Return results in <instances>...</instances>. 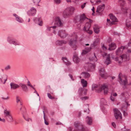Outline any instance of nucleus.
I'll return each mask as SVG.
<instances>
[{
  "instance_id": "f257e3e1",
  "label": "nucleus",
  "mask_w": 131,
  "mask_h": 131,
  "mask_svg": "<svg viewBox=\"0 0 131 131\" xmlns=\"http://www.w3.org/2000/svg\"><path fill=\"white\" fill-rule=\"evenodd\" d=\"M87 19V18L83 14L76 16L74 18V21L77 25H79L80 26L82 24L84 23L85 20Z\"/></svg>"
},
{
  "instance_id": "f03ea898",
  "label": "nucleus",
  "mask_w": 131,
  "mask_h": 131,
  "mask_svg": "<svg viewBox=\"0 0 131 131\" xmlns=\"http://www.w3.org/2000/svg\"><path fill=\"white\" fill-rule=\"evenodd\" d=\"M75 129L77 131H88L89 129L81 124L79 122H76L74 123Z\"/></svg>"
},
{
  "instance_id": "7ed1b4c3",
  "label": "nucleus",
  "mask_w": 131,
  "mask_h": 131,
  "mask_svg": "<svg viewBox=\"0 0 131 131\" xmlns=\"http://www.w3.org/2000/svg\"><path fill=\"white\" fill-rule=\"evenodd\" d=\"M73 38H72L70 39L69 44L70 45L71 47L74 50L77 49V46L75 44L77 42V36L76 33H74L73 35Z\"/></svg>"
},
{
  "instance_id": "20e7f679",
  "label": "nucleus",
  "mask_w": 131,
  "mask_h": 131,
  "mask_svg": "<svg viewBox=\"0 0 131 131\" xmlns=\"http://www.w3.org/2000/svg\"><path fill=\"white\" fill-rule=\"evenodd\" d=\"M4 117L7 121L9 122H12L13 121V119L10 112L5 110L4 112Z\"/></svg>"
},
{
  "instance_id": "39448f33",
  "label": "nucleus",
  "mask_w": 131,
  "mask_h": 131,
  "mask_svg": "<svg viewBox=\"0 0 131 131\" xmlns=\"http://www.w3.org/2000/svg\"><path fill=\"white\" fill-rule=\"evenodd\" d=\"M74 8L73 7H70L67 8L63 13V16L66 18L68 17L71 14V13L74 10Z\"/></svg>"
},
{
  "instance_id": "423d86ee",
  "label": "nucleus",
  "mask_w": 131,
  "mask_h": 131,
  "mask_svg": "<svg viewBox=\"0 0 131 131\" xmlns=\"http://www.w3.org/2000/svg\"><path fill=\"white\" fill-rule=\"evenodd\" d=\"M114 113L115 117L116 120L119 118L120 119H122V116L121 114L118 109L116 108L114 109Z\"/></svg>"
},
{
  "instance_id": "0eeeda50",
  "label": "nucleus",
  "mask_w": 131,
  "mask_h": 131,
  "mask_svg": "<svg viewBox=\"0 0 131 131\" xmlns=\"http://www.w3.org/2000/svg\"><path fill=\"white\" fill-rule=\"evenodd\" d=\"M102 56L103 57H104L105 56H106V59L105 61V63L107 65H108L111 63V61L110 59V54H107L106 53H103L102 54Z\"/></svg>"
},
{
  "instance_id": "6e6552de",
  "label": "nucleus",
  "mask_w": 131,
  "mask_h": 131,
  "mask_svg": "<svg viewBox=\"0 0 131 131\" xmlns=\"http://www.w3.org/2000/svg\"><path fill=\"white\" fill-rule=\"evenodd\" d=\"M91 25L89 23H87L85 24V26L83 28L84 31L88 33L91 35L92 33V30L89 29V27Z\"/></svg>"
},
{
  "instance_id": "1a4fd4ad",
  "label": "nucleus",
  "mask_w": 131,
  "mask_h": 131,
  "mask_svg": "<svg viewBox=\"0 0 131 131\" xmlns=\"http://www.w3.org/2000/svg\"><path fill=\"white\" fill-rule=\"evenodd\" d=\"M104 90V92L105 94H107L108 91L107 86L105 84H104L100 87L99 88L98 91V92H101L102 90Z\"/></svg>"
},
{
  "instance_id": "9d476101",
  "label": "nucleus",
  "mask_w": 131,
  "mask_h": 131,
  "mask_svg": "<svg viewBox=\"0 0 131 131\" xmlns=\"http://www.w3.org/2000/svg\"><path fill=\"white\" fill-rule=\"evenodd\" d=\"M7 41L10 44H13L15 46L20 45L19 42L16 41L15 39L12 38L8 37V38Z\"/></svg>"
},
{
  "instance_id": "9b49d317",
  "label": "nucleus",
  "mask_w": 131,
  "mask_h": 131,
  "mask_svg": "<svg viewBox=\"0 0 131 131\" xmlns=\"http://www.w3.org/2000/svg\"><path fill=\"white\" fill-rule=\"evenodd\" d=\"M104 5L103 4L102 5H99L97 7L96 12L98 14L101 15L102 14V12L104 8Z\"/></svg>"
},
{
  "instance_id": "f8f14e48",
  "label": "nucleus",
  "mask_w": 131,
  "mask_h": 131,
  "mask_svg": "<svg viewBox=\"0 0 131 131\" xmlns=\"http://www.w3.org/2000/svg\"><path fill=\"white\" fill-rule=\"evenodd\" d=\"M58 34L59 36L62 38H64L67 35L64 30H59Z\"/></svg>"
},
{
  "instance_id": "ddd939ff",
  "label": "nucleus",
  "mask_w": 131,
  "mask_h": 131,
  "mask_svg": "<svg viewBox=\"0 0 131 131\" xmlns=\"http://www.w3.org/2000/svg\"><path fill=\"white\" fill-rule=\"evenodd\" d=\"M36 9L32 7L27 12V14L29 16H34L36 14Z\"/></svg>"
},
{
  "instance_id": "4468645a",
  "label": "nucleus",
  "mask_w": 131,
  "mask_h": 131,
  "mask_svg": "<svg viewBox=\"0 0 131 131\" xmlns=\"http://www.w3.org/2000/svg\"><path fill=\"white\" fill-rule=\"evenodd\" d=\"M54 24L58 26H60L63 24L60 19L59 17H58L56 18Z\"/></svg>"
},
{
  "instance_id": "2eb2a0df",
  "label": "nucleus",
  "mask_w": 131,
  "mask_h": 131,
  "mask_svg": "<svg viewBox=\"0 0 131 131\" xmlns=\"http://www.w3.org/2000/svg\"><path fill=\"white\" fill-rule=\"evenodd\" d=\"M87 91V89H85L84 91L83 88H80L78 91L79 94L81 96L85 95L86 94Z\"/></svg>"
},
{
  "instance_id": "dca6fc26",
  "label": "nucleus",
  "mask_w": 131,
  "mask_h": 131,
  "mask_svg": "<svg viewBox=\"0 0 131 131\" xmlns=\"http://www.w3.org/2000/svg\"><path fill=\"white\" fill-rule=\"evenodd\" d=\"M110 19L112 20L111 24H115L114 23L115 22H117L118 21V20L116 17L114 16L112 14H110Z\"/></svg>"
},
{
  "instance_id": "f3484780",
  "label": "nucleus",
  "mask_w": 131,
  "mask_h": 131,
  "mask_svg": "<svg viewBox=\"0 0 131 131\" xmlns=\"http://www.w3.org/2000/svg\"><path fill=\"white\" fill-rule=\"evenodd\" d=\"M122 73H120L118 75V78L120 80V81L121 82V83L123 85H125L127 84V80L125 78H124L125 80H122V79L121 78V77L120 76V75Z\"/></svg>"
},
{
  "instance_id": "a211bd4d",
  "label": "nucleus",
  "mask_w": 131,
  "mask_h": 131,
  "mask_svg": "<svg viewBox=\"0 0 131 131\" xmlns=\"http://www.w3.org/2000/svg\"><path fill=\"white\" fill-rule=\"evenodd\" d=\"M10 85L11 89L13 90H15L19 87V85L12 82L10 83Z\"/></svg>"
},
{
  "instance_id": "6ab92c4d",
  "label": "nucleus",
  "mask_w": 131,
  "mask_h": 131,
  "mask_svg": "<svg viewBox=\"0 0 131 131\" xmlns=\"http://www.w3.org/2000/svg\"><path fill=\"white\" fill-rule=\"evenodd\" d=\"M125 55H123L118 57H116L115 59V61L118 62L119 63H121L122 62L123 59L125 57Z\"/></svg>"
},
{
  "instance_id": "aec40b11",
  "label": "nucleus",
  "mask_w": 131,
  "mask_h": 131,
  "mask_svg": "<svg viewBox=\"0 0 131 131\" xmlns=\"http://www.w3.org/2000/svg\"><path fill=\"white\" fill-rule=\"evenodd\" d=\"M125 46H122L119 48L116 51V53L117 55L120 54L122 52L124 49L125 48Z\"/></svg>"
},
{
  "instance_id": "412c9836",
  "label": "nucleus",
  "mask_w": 131,
  "mask_h": 131,
  "mask_svg": "<svg viewBox=\"0 0 131 131\" xmlns=\"http://www.w3.org/2000/svg\"><path fill=\"white\" fill-rule=\"evenodd\" d=\"M73 60L74 62L77 63H78L80 61V59L78 57L77 54L75 53L74 54Z\"/></svg>"
},
{
  "instance_id": "4be33fe9",
  "label": "nucleus",
  "mask_w": 131,
  "mask_h": 131,
  "mask_svg": "<svg viewBox=\"0 0 131 131\" xmlns=\"http://www.w3.org/2000/svg\"><path fill=\"white\" fill-rule=\"evenodd\" d=\"M99 71L100 75L101 77L103 78H105L106 74L104 68H101L99 70Z\"/></svg>"
},
{
  "instance_id": "5701e85b",
  "label": "nucleus",
  "mask_w": 131,
  "mask_h": 131,
  "mask_svg": "<svg viewBox=\"0 0 131 131\" xmlns=\"http://www.w3.org/2000/svg\"><path fill=\"white\" fill-rule=\"evenodd\" d=\"M81 74L83 77L85 79L88 78L90 76V74L86 72H82Z\"/></svg>"
},
{
  "instance_id": "b1692460",
  "label": "nucleus",
  "mask_w": 131,
  "mask_h": 131,
  "mask_svg": "<svg viewBox=\"0 0 131 131\" xmlns=\"http://www.w3.org/2000/svg\"><path fill=\"white\" fill-rule=\"evenodd\" d=\"M91 47L85 48L84 50H83L82 54L83 55L87 53L91 50Z\"/></svg>"
},
{
  "instance_id": "393cba45",
  "label": "nucleus",
  "mask_w": 131,
  "mask_h": 131,
  "mask_svg": "<svg viewBox=\"0 0 131 131\" xmlns=\"http://www.w3.org/2000/svg\"><path fill=\"white\" fill-rule=\"evenodd\" d=\"M109 47L108 49L111 50L114 49L116 47V46L115 43L114 42L112 43L110 45H109Z\"/></svg>"
},
{
  "instance_id": "a878e982",
  "label": "nucleus",
  "mask_w": 131,
  "mask_h": 131,
  "mask_svg": "<svg viewBox=\"0 0 131 131\" xmlns=\"http://www.w3.org/2000/svg\"><path fill=\"white\" fill-rule=\"evenodd\" d=\"M20 85L22 88V90L23 91L26 92L28 91V89L25 84H20Z\"/></svg>"
},
{
  "instance_id": "bb28decb",
  "label": "nucleus",
  "mask_w": 131,
  "mask_h": 131,
  "mask_svg": "<svg viewBox=\"0 0 131 131\" xmlns=\"http://www.w3.org/2000/svg\"><path fill=\"white\" fill-rule=\"evenodd\" d=\"M94 31L95 32L96 34H98L100 30L99 26L96 25H95L93 26Z\"/></svg>"
},
{
  "instance_id": "cd10ccee",
  "label": "nucleus",
  "mask_w": 131,
  "mask_h": 131,
  "mask_svg": "<svg viewBox=\"0 0 131 131\" xmlns=\"http://www.w3.org/2000/svg\"><path fill=\"white\" fill-rule=\"evenodd\" d=\"M86 121L88 125H91L92 123V119L91 117L87 116L86 118Z\"/></svg>"
},
{
  "instance_id": "c85d7f7f",
  "label": "nucleus",
  "mask_w": 131,
  "mask_h": 131,
  "mask_svg": "<svg viewBox=\"0 0 131 131\" xmlns=\"http://www.w3.org/2000/svg\"><path fill=\"white\" fill-rule=\"evenodd\" d=\"M67 42L64 40L57 41L56 42L57 45H61L63 44H65L67 43Z\"/></svg>"
},
{
  "instance_id": "c756f323",
  "label": "nucleus",
  "mask_w": 131,
  "mask_h": 131,
  "mask_svg": "<svg viewBox=\"0 0 131 131\" xmlns=\"http://www.w3.org/2000/svg\"><path fill=\"white\" fill-rule=\"evenodd\" d=\"M13 15L16 17V20L18 21L20 23H22L23 21V20L19 17L16 14H14Z\"/></svg>"
},
{
  "instance_id": "7c9ffc66",
  "label": "nucleus",
  "mask_w": 131,
  "mask_h": 131,
  "mask_svg": "<svg viewBox=\"0 0 131 131\" xmlns=\"http://www.w3.org/2000/svg\"><path fill=\"white\" fill-rule=\"evenodd\" d=\"M33 20L34 21H36L37 22L40 21V22L38 24V25L40 26L42 25V21L40 20V18L35 17L34 18Z\"/></svg>"
},
{
  "instance_id": "2f4dec72",
  "label": "nucleus",
  "mask_w": 131,
  "mask_h": 131,
  "mask_svg": "<svg viewBox=\"0 0 131 131\" xmlns=\"http://www.w3.org/2000/svg\"><path fill=\"white\" fill-rule=\"evenodd\" d=\"M7 76L6 75H4L3 77H2L1 78H0V81H1V83H3V79L4 80V82L3 83L4 84L6 82V81L7 80Z\"/></svg>"
},
{
  "instance_id": "473e14b6",
  "label": "nucleus",
  "mask_w": 131,
  "mask_h": 131,
  "mask_svg": "<svg viewBox=\"0 0 131 131\" xmlns=\"http://www.w3.org/2000/svg\"><path fill=\"white\" fill-rule=\"evenodd\" d=\"M81 82L83 88L86 87L87 86L88 83L85 80L83 79H82L81 80Z\"/></svg>"
},
{
  "instance_id": "72a5a7b5",
  "label": "nucleus",
  "mask_w": 131,
  "mask_h": 131,
  "mask_svg": "<svg viewBox=\"0 0 131 131\" xmlns=\"http://www.w3.org/2000/svg\"><path fill=\"white\" fill-rule=\"evenodd\" d=\"M90 60L94 62H96L97 60V59L95 55V54L94 53V55L93 56H91L89 58Z\"/></svg>"
},
{
  "instance_id": "f704fd0d",
  "label": "nucleus",
  "mask_w": 131,
  "mask_h": 131,
  "mask_svg": "<svg viewBox=\"0 0 131 131\" xmlns=\"http://www.w3.org/2000/svg\"><path fill=\"white\" fill-rule=\"evenodd\" d=\"M63 61L67 65H69L71 64V63L69 61H68L67 58L66 57H63L62 58Z\"/></svg>"
},
{
  "instance_id": "c9c22d12",
  "label": "nucleus",
  "mask_w": 131,
  "mask_h": 131,
  "mask_svg": "<svg viewBox=\"0 0 131 131\" xmlns=\"http://www.w3.org/2000/svg\"><path fill=\"white\" fill-rule=\"evenodd\" d=\"M98 87V86L97 84H93L92 85V90H96Z\"/></svg>"
},
{
  "instance_id": "e433bc0d",
  "label": "nucleus",
  "mask_w": 131,
  "mask_h": 131,
  "mask_svg": "<svg viewBox=\"0 0 131 131\" xmlns=\"http://www.w3.org/2000/svg\"><path fill=\"white\" fill-rule=\"evenodd\" d=\"M43 118L44 119L45 123L46 125H48L49 124L46 121V120L45 118V112L44 111H43Z\"/></svg>"
},
{
  "instance_id": "4c0bfd02",
  "label": "nucleus",
  "mask_w": 131,
  "mask_h": 131,
  "mask_svg": "<svg viewBox=\"0 0 131 131\" xmlns=\"http://www.w3.org/2000/svg\"><path fill=\"white\" fill-rule=\"evenodd\" d=\"M54 3L57 4H58L61 2L60 0H54Z\"/></svg>"
},
{
  "instance_id": "58836bf2",
  "label": "nucleus",
  "mask_w": 131,
  "mask_h": 131,
  "mask_svg": "<svg viewBox=\"0 0 131 131\" xmlns=\"http://www.w3.org/2000/svg\"><path fill=\"white\" fill-rule=\"evenodd\" d=\"M40 0H33L34 3L36 5L38 4Z\"/></svg>"
},
{
  "instance_id": "ea45409f",
  "label": "nucleus",
  "mask_w": 131,
  "mask_h": 131,
  "mask_svg": "<svg viewBox=\"0 0 131 131\" xmlns=\"http://www.w3.org/2000/svg\"><path fill=\"white\" fill-rule=\"evenodd\" d=\"M47 94L48 96L50 99H54V98L53 97H52L49 93H48Z\"/></svg>"
},
{
  "instance_id": "a19ab883",
  "label": "nucleus",
  "mask_w": 131,
  "mask_h": 131,
  "mask_svg": "<svg viewBox=\"0 0 131 131\" xmlns=\"http://www.w3.org/2000/svg\"><path fill=\"white\" fill-rule=\"evenodd\" d=\"M24 112H23V113H22L23 115V117L24 118V119L26 121L28 122L29 121V120H30L31 121H32V119L29 118H26L24 116Z\"/></svg>"
},
{
  "instance_id": "79ce46f5",
  "label": "nucleus",
  "mask_w": 131,
  "mask_h": 131,
  "mask_svg": "<svg viewBox=\"0 0 131 131\" xmlns=\"http://www.w3.org/2000/svg\"><path fill=\"white\" fill-rule=\"evenodd\" d=\"M89 98V97L87 96H84L82 97L81 98V99L82 100H86L88 99Z\"/></svg>"
},
{
  "instance_id": "37998d69",
  "label": "nucleus",
  "mask_w": 131,
  "mask_h": 131,
  "mask_svg": "<svg viewBox=\"0 0 131 131\" xmlns=\"http://www.w3.org/2000/svg\"><path fill=\"white\" fill-rule=\"evenodd\" d=\"M128 47L130 49L131 48V39L129 40L128 43Z\"/></svg>"
},
{
  "instance_id": "c03bdc74",
  "label": "nucleus",
  "mask_w": 131,
  "mask_h": 131,
  "mask_svg": "<svg viewBox=\"0 0 131 131\" xmlns=\"http://www.w3.org/2000/svg\"><path fill=\"white\" fill-rule=\"evenodd\" d=\"M20 98L19 96H16V102L17 103H18L19 102H21L20 101Z\"/></svg>"
},
{
  "instance_id": "a18cd8bd",
  "label": "nucleus",
  "mask_w": 131,
  "mask_h": 131,
  "mask_svg": "<svg viewBox=\"0 0 131 131\" xmlns=\"http://www.w3.org/2000/svg\"><path fill=\"white\" fill-rule=\"evenodd\" d=\"M128 22L127 20L126 21V26L127 27H129L131 26V24L128 23Z\"/></svg>"
},
{
  "instance_id": "49530a36",
  "label": "nucleus",
  "mask_w": 131,
  "mask_h": 131,
  "mask_svg": "<svg viewBox=\"0 0 131 131\" xmlns=\"http://www.w3.org/2000/svg\"><path fill=\"white\" fill-rule=\"evenodd\" d=\"M27 83H28V84H27L28 85L30 86L32 88H33L34 89H35V88L33 87V86L30 83V82L29 81H28V82Z\"/></svg>"
},
{
  "instance_id": "de8ad7c7",
  "label": "nucleus",
  "mask_w": 131,
  "mask_h": 131,
  "mask_svg": "<svg viewBox=\"0 0 131 131\" xmlns=\"http://www.w3.org/2000/svg\"><path fill=\"white\" fill-rule=\"evenodd\" d=\"M86 3L87 2L81 5V8L82 9H83L85 6Z\"/></svg>"
},
{
  "instance_id": "09e8293b",
  "label": "nucleus",
  "mask_w": 131,
  "mask_h": 131,
  "mask_svg": "<svg viewBox=\"0 0 131 131\" xmlns=\"http://www.w3.org/2000/svg\"><path fill=\"white\" fill-rule=\"evenodd\" d=\"M95 4H98L101 2V0H95Z\"/></svg>"
},
{
  "instance_id": "8fccbe9b",
  "label": "nucleus",
  "mask_w": 131,
  "mask_h": 131,
  "mask_svg": "<svg viewBox=\"0 0 131 131\" xmlns=\"http://www.w3.org/2000/svg\"><path fill=\"white\" fill-rule=\"evenodd\" d=\"M0 121L2 122L3 123H5V120L4 118L2 119L0 117Z\"/></svg>"
},
{
  "instance_id": "3c124183",
  "label": "nucleus",
  "mask_w": 131,
  "mask_h": 131,
  "mask_svg": "<svg viewBox=\"0 0 131 131\" xmlns=\"http://www.w3.org/2000/svg\"><path fill=\"white\" fill-rule=\"evenodd\" d=\"M110 100L112 101H114V98L112 96V95H111L110 97Z\"/></svg>"
},
{
  "instance_id": "603ef678",
  "label": "nucleus",
  "mask_w": 131,
  "mask_h": 131,
  "mask_svg": "<svg viewBox=\"0 0 131 131\" xmlns=\"http://www.w3.org/2000/svg\"><path fill=\"white\" fill-rule=\"evenodd\" d=\"M123 115L124 116H127V113L125 112V111H124L123 112Z\"/></svg>"
},
{
  "instance_id": "864d4df0",
  "label": "nucleus",
  "mask_w": 131,
  "mask_h": 131,
  "mask_svg": "<svg viewBox=\"0 0 131 131\" xmlns=\"http://www.w3.org/2000/svg\"><path fill=\"white\" fill-rule=\"evenodd\" d=\"M90 110L88 108H87L86 110H84V112H86L88 113H89V112Z\"/></svg>"
},
{
  "instance_id": "5fc2aeb1",
  "label": "nucleus",
  "mask_w": 131,
  "mask_h": 131,
  "mask_svg": "<svg viewBox=\"0 0 131 131\" xmlns=\"http://www.w3.org/2000/svg\"><path fill=\"white\" fill-rule=\"evenodd\" d=\"M118 2L121 4H122V3L124 2V0H118Z\"/></svg>"
},
{
  "instance_id": "6e6d98bb",
  "label": "nucleus",
  "mask_w": 131,
  "mask_h": 131,
  "mask_svg": "<svg viewBox=\"0 0 131 131\" xmlns=\"http://www.w3.org/2000/svg\"><path fill=\"white\" fill-rule=\"evenodd\" d=\"M122 131H129V130L126 129V127H124L122 129Z\"/></svg>"
},
{
  "instance_id": "4d7b16f0",
  "label": "nucleus",
  "mask_w": 131,
  "mask_h": 131,
  "mask_svg": "<svg viewBox=\"0 0 131 131\" xmlns=\"http://www.w3.org/2000/svg\"><path fill=\"white\" fill-rule=\"evenodd\" d=\"M47 30L48 31H50V28H51V27H49L48 26H47Z\"/></svg>"
},
{
  "instance_id": "13d9d810",
  "label": "nucleus",
  "mask_w": 131,
  "mask_h": 131,
  "mask_svg": "<svg viewBox=\"0 0 131 131\" xmlns=\"http://www.w3.org/2000/svg\"><path fill=\"white\" fill-rule=\"evenodd\" d=\"M9 97L8 96L7 97H2V99L4 100H8L9 99Z\"/></svg>"
},
{
  "instance_id": "bf43d9fd",
  "label": "nucleus",
  "mask_w": 131,
  "mask_h": 131,
  "mask_svg": "<svg viewBox=\"0 0 131 131\" xmlns=\"http://www.w3.org/2000/svg\"><path fill=\"white\" fill-rule=\"evenodd\" d=\"M112 126H113L114 127V128H115L116 127V124L114 123V122L113 123H112Z\"/></svg>"
},
{
  "instance_id": "052dcab7",
  "label": "nucleus",
  "mask_w": 131,
  "mask_h": 131,
  "mask_svg": "<svg viewBox=\"0 0 131 131\" xmlns=\"http://www.w3.org/2000/svg\"><path fill=\"white\" fill-rule=\"evenodd\" d=\"M56 125H61V124H62L61 123H60V122H57L56 123Z\"/></svg>"
},
{
  "instance_id": "680f3d73",
  "label": "nucleus",
  "mask_w": 131,
  "mask_h": 131,
  "mask_svg": "<svg viewBox=\"0 0 131 131\" xmlns=\"http://www.w3.org/2000/svg\"><path fill=\"white\" fill-rule=\"evenodd\" d=\"M96 41H94V42H93V45L94 46H95V45H96Z\"/></svg>"
},
{
  "instance_id": "e2e57ef3",
  "label": "nucleus",
  "mask_w": 131,
  "mask_h": 131,
  "mask_svg": "<svg viewBox=\"0 0 131 131\" xmlns=\"http://www.w3.org/2000/svg\"><path fill=\"white\" fill-rule=\"evenodd\" d=\"M102 48L103 49H104V48L105 49V50L107 49V48L104 45L102 46Z\"/></svg>"
},
{
  "instance_id": "0e129e2a",
  "label": "nucleus",
  "mask_w": 131,
  "mask_h": 131,
  "mask_svg": "<svg viewBox=\"0 0 131 131\" xmlns=\"http://www.w3.org/2000/svg\"><path fill=\"white\" fill-rule=\"evenodd\" d=\"M113 95V96H117V94L116 93H114L113 95Z\"/></svg>"
},
{
  "instance_id": "69168bd1",
  "label": "nucleus",
  "mask_w": 131,
  "mask_h": 131,
  "mask_svg": "<svg viewBox=\"0 0 131 131\" xmlns=\"http://www.w3.org/2000/svg\"><path fill=\"white\" fill-rule=\"evenodd\" d=\"M69 75L70 77V78L71 79H72L73 80H74V79H72V78H73V77H72V75L70 74H69Z\"/></svg>"
},
{
  "instance_id": "338daca9",
  "label": "nucleus",
  "mask_w": 131,
  "mask_h": 131,
  "mask_svg": "<svg viewBox=\"0 0 131 131\" xmlns=\"http://www.w3.org/2000/svg\"><path fill=\"white\" fill-rule=\"evenodd\" d=\"M10 68V66H7L5 68V69H7Z\"/></svg>"
},
{
  "instance_id": "774afa93",
  "label": "nucleus",
  "mask_w": 131,
  "mask_h": 131,
  "mask_svg": "<svg viewBox=\"0 0 131 131\" xmlns=\"http://www.w3.org/2000/svg\"><path fill=\"white\" fill-rule=\"evenodd\" d=\"M72 128L71 127H69V130L70 131H71L72 130Z\"/></svg>"
}]
</instances>
